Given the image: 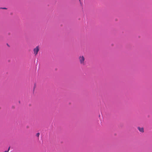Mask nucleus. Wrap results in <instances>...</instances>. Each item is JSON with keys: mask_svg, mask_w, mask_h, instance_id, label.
<instances>
[{"mask_svg": "<svg viewBox=\"0 0 152 152\" xmlns=\"http://www.w3.org/2000/svg\"><path fill=\"white\" fill-rule=\"evenodd\" d=\"M79 60L80 64L82 65H85V58L83 56H80L79 57Z\"/></svg>", "mask_w": 152, "mask_h": 152, "instance_id": "obj_1", "label": "nucleus"}, {"mask_svg": "<svg viewBox=\"0 0 152 152\" xmlns=\"http://www.w3.org/2000/svg\"><path fill=\"white\" fill-rule=\"evenodd\" d=\"M39 50V48L38 46H37L34 49V53L35 56H36L38 53Z\"/></svg>", "mask_w": 152, "mask_h": 152, "instance_id": "obj_2", "label": "nucleus"}, {"mask_svg": "<svg viewBox=\"0 0 152 152\" xmlns=\"http://www.w3.org/2000/svg\"><path fill=\"white\" fill-rule=\"evenodd\" d=\"M137 129L140 132H141L142 133H143L144 132L143 128L138 127H137Z\"/></svg>", "mask_w": 152, "mask_h": 152, "instance_id": "obj_3", "label": "nucleus"}, {"mask_svg": "<svg viewBox=\"0 0 152 152\" xmlns=\"http://www.w3.org/2000/svg\"><path fill=\"white\" fill-rule=\"evenodd\" d=\"M40 134L39 133H38L36 134V136L37 137H39V135Z\"/></svg>", "mask_w": 152, "mask_h": 152, "instance_id": "obj_4", "label": "nucleus"}, {"mask_svg": "<svg viewBox=\"0 0 152 152\" xmlns=\"http://www.w3.org/2000/svg\"><path fill=\"white\" fill-rule=\"evenodd\" d=\"M10 147H9L8 150L7 151H5L4 152H8L10 150Z\"/></svg>", "mask_w": 152, "mask_h": 152, "instance_id": "obj_5", "label": "nucleus"}, {"mask_svg": "<svg viewBox=\"0 0 152 152\" xmlns=\"http://www.w3.org/2000/svg\"><path fill=\"white\" fill-rule=\"evenodd\" d=\"M1 9H6L7 8H1Z\"/></svg>", "mask_w": 152, "mask_h": 152, "instance_id": "obj_6", "label": "nucleus"}, {"mask_svg": "<svg viewBox=\"0 0 152 152\" xmlns=\"http://www.w3.org/2000/svg\"><path fill=\"white\" fill-rule=\"evenodd\" d=\"M79 0L80 1V0Z\"/></svg>", "mask_w": 152, "mask_h": 152, "instance_id": "obj_7", "label": "nucleus"}]
</instances>
